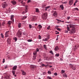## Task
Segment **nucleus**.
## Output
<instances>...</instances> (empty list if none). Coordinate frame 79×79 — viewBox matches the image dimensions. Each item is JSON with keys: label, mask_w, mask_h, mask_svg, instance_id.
<instances>
[{"label": "nucleus", "mask_w": 79, "mask_h": 79, "mask_svg": "<svg viewBox=\"0 0 79 79\" xmlns=\"http://www.w3.org/2000/svg\"><path fill=\"white\" fill-rule=\"evenodd\" d=\"M66 3H67V2H62L63 4H65Z\"/></svg>", "instance_id": "nucleus-46"}, {"label": "nucleus", "mask_w": 79, "mask_h": 79, "mask_svg": "<svg viewBox=\"0 0 79 79\" xmlns=\"http://www.w3.org/2000/svg\"><path fill=\"white\" fill-rule=\"evenodd\" d=\"M1 37H2V38H3L4 37V36H3V34H2V33H1Z\"/></svg>", "instance_id": "nucleus-30"}, {"label": "nucleus", "mask_w": 79, "mask_h": 79, "mask_svg": "<svg viewBox=\"0 0 79 79\" xmlns=\"http://www.w3.org/2000/svg\"><path fill=\"white\" fill-rule=\"evenodd\" d=\"M76 3L75 2V3L73 4V6H75V5H76Z\"/></svg>", "instance_id": "nucleus-63"}, {"label": "nucleus", "mask_w": 79, "mask_h": 79, "mask_svg": "<svg viewBox=\"0 0 79 79\" xmlns=\"http://www.w3.org/2000/svg\"><path fill=\"white\" fill-rule=\"evenodd\" d=\"M35 12H36V13H39L40 11H39V9L38 8L35 9Z\"/></svg>", "instance_id": "nucleus-16"}, {"label": "nucleus", "mask_w": 79, "mask_h": 79, "mask_svg": "<svg viewBox=\"0 0 79 79\" xmlns=\"http://www.w3.org/2000/svg\"><path fill=\"white\" fill-rule=\"evenodd\" d=\"M21 34H22V33H21V32L19 31L17 32V35L19 37V36H20V35H21Z\"/></svg>", "instance_id": "nucleus-5"}, {"label": "nucleus", "mask_w": 79, "mask_h": 79, "mask_svg": "<svg viewBox=\"0 0 79 79\" xmlns=\"http://www.w3.org/2000/svg\"><path fill=\"white\" fill-rule=\"evenodd\" d=\"M54 75H55V76H57V75H58V74L57 73H54Z\"/></svg>", "instance_id": "nucleus-42"}, {"label": "nucleus", "mask_w": 79, "mask_h": 79, "mask_svg": "<svg viewBox=\"0 0 79 79\" xmlns=\"http://www.w3.org/2000/svg\"><path fill=\"white\" fill-rule=\"evenodd\" d=\"M50 8V6H48L46 7H45V11H47V9H49V8Z\"/></svg>", "instance_id": "nucleus-13"}, {"label": "nucleus", "mask_w": 79, "mask_h": 79, "mask_svg": "<svg viewBox=\"0 0 79 79\" xmlns=\"http://www.w3.org/2000/svg\"><path fill=\"white\" fill-rule=\"evenodd\" d=\"M47 13H44L42 16L43 19L45 20L47 18Z\"/></svg>", "instance_id": "nucleus-1"}, {"label": "nucleus", "mask_w": 79, "mask_h": 79, "mask_svg": "<svg viewBox=\"0 0 79 79\" xmlns=\"http://www.w3.org/2000/svg\"><path fill=\"white\" fill-rule=\"evenodd\" d=\"M22 74H23V75L24 76H25V75H26V73L24 72V71L22 70Z\"/></svg>", "instance_id": "nucleus-12"}, {"label": "nucleus", "mask_w": 79, "mask_h": 79, "mask_svg": "<svg viewBox=\"0 0 79 79\" xmlns=\"http://www.w3.org/2000/svg\"><path fill=\"white\" fill-rule=\"evenodd\" d=\"M11 39L10 38H9L7 39V43H9V44H10V42H11Z\"/></svg>", "instance_id": "nucleus-8"}, {"label": "nucleus", "mask_w": 79, "mask_h": 79, "mask_svg": "<svg viewBox=\"0 0 79 79\" xmlns=\"http://www.w3.org/2000/svg\"><path fill=\"white\" fill-rule=\"evenodd\" d=\"M69 2H73V0H70Z\"/></svg>", "instance_id": "nucleus-56"}, {"label": "nucleus", "mask_w": 79, "mask_h": 79, "mask_svg": "<svg viewBox=\"0 0 79 79\" xmlns=\"http://www.w3.org/2000/svg\"><path fill=\"white\" fill-rule=\"evenodd\" d=\"M58 40V37H57L56 39V40Z\"/></svg>", "instance_id": "nucleus-60"}, {"label": "nucleus", "mask_w": 79, "mask_h": 79, "mask_svg": "<svg viewBox=\"0 0 79 79\" xmlns=\"http://www.w3.org/2000/svg\"><path fill=\"white\" fill-rule=\"evenodd\" d=\"M12 73L13 75H15V71L14 70L12 71Z\"/></svg>", "instance_id": "nucleus-22"}, {"label": "nucleus", "mask_w": 79, "mask_h": 79, "mask_svg": "<svg viewBox=\"0 0 79 79\" xmlns=\"http://www.w3.org/2000/svg\"><path fill=\"white\" fill-rule=\"evenodd\" d=\"M49 39L50 36L48 35L47 38H44V39H43L42 41H44L45 42H47V41H48V40Z\"/></svg>", "instance_id": "nucleus-2"}, {"label": "nucleus", "mask_w": 79, "mask_h": 79, "mask_svg": "<svg viewBox=\"0 0 79 79\" xmlns=\"http://www.w3.org/2000/svg\"><path fill=\"white\" fill-rule=\"evenodd\" d=\"M5 24V21H4L2 23V25L3 26H4Z\"/></svg>", "instance_id": "nucleus-32"}, {"label": "nucleus", "mask_w": 79, "mask_h": 79, "mask_svg": "<svg viewBox=\"0 0 79 79\" xmlns=\"http://www.w3.org/2000/svg\"><path fill=\"white\" fill-rule=\"evenodd\" d=\"M29 26L30 29H31L32 28V25L31 24H29Z\"/></svg>", "instance_id": "nucleus-33"}, {"label": "nucleus", "mask_w": 79, "mask_h": 79, "mask_svg": "<svg viewBox=\"0 0 79 79\" xmlns=\"http://www.w3.org/2000/svg\"><path fill=\"white\" fill-rule=\"evenodd\" d=\"M55 56H57L58 57V56H60V54H59V53H56L55 55Z\"/></svg>", "instance_id": "nucleus-25"}, {"label": "nucleus", "mask_w": 79, "mask_h": 79, "mask_svg": "<svg viewBox=\"0 0 79 79\" xmlns=\"http://www.w3.org/2000/svg\"><path fill=\"white\" fill-rule=\"evenodd\" d=\"M16 69H17V65H15L12 68L13 70H16Z\"/></svg>", "instance_id": "nucleus-11"}, {"label": "nucleus", "mask_w": 79, "mask_h": 79, "mask_svg": "<svg viewBox=\"0 0 79 79\" xmlns=\"http://www.w3.org/2000/svg\"><path fill=\"white\" fill-rule=\"evenodd\" d=\"M43 47H44V48H45V50L47 49V45H45V44L44 45Z\"/></svg>", "instance_id": "nucleus-15"}, {"label": "nucleus", "mask_w": 79, "mask_h": 79, "mask_svg": "<svg viewBox=\"0 0 79 79\" xmlns=\"http://www.w3.org/2000/svg\"><path fill=\"white\" fill-rule=\"evenodd\" d=\"M35 19H34L33 18L32 19H31V21H35Z\"/></svg>", "instance_id": "nucleus-50"}, {"label": "nucleus", "mask_w": 79, "mask_h": 79, "mask_svg": "<svg viewBox=\"0 0 79 79\" xmlns=\"http://www.w3.org/2000/svg\"><path fill=\"white\" fill-rule=\"evenodd\" d=\"M45 6H46V5H43L42 6V7L44 8V7H45Z\"/></svg>", "instance_id": "nucleus-54"}, {"label": "nucleus", "mask_w": 79, "mask_h": 79, "mask_svg": "<svg viewBox=\"0 0 79 79\" xmlns=\"http://www.w3.org/2000/svg\"><path fill=\"white\" fill-rule=\"evenodd\" d=\"M9 32H10V31H6L5 33V37H8V34H9Z\"/></svg>", "instance_id": "nucleus-10"}, {"label": "nucleus", "mask_w": 79, "mask_h": 79, "mask_svg": "<svg viewBox=\"0 0 79 79\" xmlns=\"http://www.w3.org/2000/svg\"><path fill=\"white\" fill-rule=\"evenodd\" d=\"M50 53H51L52 55H53V51H50Z\"/></svg>", "instance_id": "nucleus-35"}, {"label": "nucleus", "mask_w": 79, "mask_h": 79, "mask_svg": "<svg viewBox=\"0 0 79 79\" xmlns=\"http://www.w3.org/2000/svg\"><path fill=\"white\" fill-rule=\"evenodd\" d=\"M56 20H57V21H59V22H61V20H59L58 19H56Z\"/></svg>", "instance_id": "nucleus-39"}, {"label": "nucleus", "mask_w": 79, "mask_h": 79, "mask_svg": "<svg viewBox=\"0 0 79 79\" xmlns=\"http://www.w3.org/2000/svg\"><path fill=\"white\" fill-rule=\"evenodd\" d=\"M33 18L35 20V19H37V17L36 16H34L33 17Z\"/></svg>", "instance_id": "nucleus-29"}, {"label": "nucleus", "mask_w": 79, "mask_h": 79, "mask_svg": "<svg viewBox=\"0 0 79 79\" xmlns=\"http://www.w3.org/2000/svg\"><path fill=\"white\" fill-rule=\"evenodd\" d=\"M48 74H52V72L50 70H48Z\"/></svg>", "instance_id": "nucleus-23"}, {"label": "nucleus", "mask_w": 79, "mask_h": 79, "mask_svg": "<svg viewBox=\"0 0 79 79\" xmlns=\"http://www.w3.org/2000/svg\"><path fill=\"white\" fill-rule=\"evenodd\" d=\"M65 33H68V31L67 30H65Z\"/></svg>", "instance_id": "nucleus-51"}, {"label": "nucleus", "mask_w": 79, "mask_h": 79, "mask_svg": "<svg viewBox=\"0 0 79 79\" xmlns=\"http://www.w3.org/2000/svg\"><path fill=\"white\" fill-rule=\"evenodd\" d=\"M27 8H26V10L25 11V13H27V6L26 7Z\"/></svg>", "instance_id": "nucleus-43"}, {"label": "nucleus", "mask_w": 79, "mask_h": 79, "mask_svg": "<svg viewBox=\"0 0 79 79\" xmlns=\"http://www.w3.org/2000/svg\"><path fill=\"white\" fill-rule=\"evenodd\" d=\"M26 18H27V16H24V17H23V18H22V19L23 20H24V19H26Z\"/></svg>", "instance_id": "nucleus-28"}, {"label": "nucleus", "mask_w": 79, "mask_h": 79, "mask_svg": "<svg viewBox=\"0 0 79 79\" xmlns=\"http://www.w3.org/2000/svg\"><path fill=\"white\" fill-rule=\"evenodd\" d=\"M31 68H34V66H33L32 65L31 66Z\"/></svg>", "instance_id": "nucleus-62"}, {"label": "nucleus", "mask_w": 79, "mask_h": 79, "mask_svg": "<svg viewBox=\"0 0 79 79\" xmlns=\"http://www.w3.org/2000/svg\"><path fill=\"white\" fill-rule=\"evenodd\" d=\"M74 10H79L78 9V8H74Z\"/></svg>", "instance_id": "nucleus-36"}, {"label": "nucleus", "mask_w": 79, "mask_h": 79, "mask_svg": "<svg viewBox=\"0 0 79 79\" xmlns=\"http://www.w3.org/2000/svg\"><path fill=\"white\" fill-rule=\"evenodd\" d=\"M65 72V71L63 70H62L61 71V72L62 73H64Z\"/></svg>", "instance_id": "nucleus-34"}, {"label": "nucleus", "mask_w": 79, "mask_h": 79, "mask_svg": "<svg viewBox=\"0 0 79 79\" xmlns=\"http://www.w3.org/2000/svg\"><path fill=\"white\" fill-rule=\"evenodd\" d=\"M12 3L13 5H15V4H16V2L15 1H12Z\"/></svg>", "instance_id": "nucleus-14"}, {"label": "nucleus", "mask_w": 79, "mask_h": 79, "mask_svg": "<svg viewBox=\"0 0 79 79\" xmlns=\"http://www.w3.org/2000/svg\"><path fill=\"white\" fill-rule=\"evenodd\" d=\"M54 70V68H52L51 69V71H53V70Z\"/></svg>", "instance_id": "nucleus-61"}, {"label": "nucleus", "mask_w": 79, "mask_h": 79, "mask_svg": "<svg viewBox=\"0 0 79 79\" xmlns=\"http://www.w3.org/2000/svg\"><path fill=\"white\" fill-rule=\"evenodd\" d=\"M75 47H76V48H77V47H79V45L77 44L75 46Z\"/></svg>", "instance_id": "nucleus-40"}, {"label": "nucleus", "mask_w": 79, "mask_h": 79, "mask_svg": "<svg viewBox=\"0 0 79 79\" xmlns=\"http://www.w3.org/2000/svg\"><path fill=\"white\" fill-rule=\"evenodd\" d=\"M76 49H77V48H74V50H76Z\"/></svg>", "instance_id": "nucleus-64"}, {"label": "nucleus", "mask_w": 79, "mask_h": 79, "mask_svg": "<svg viewBox=\"0 0 79 79\" xmlns=\"http://www.w3.org/2000/svg\"><path fill=\"white\" fill-rule=\"evenodd\" d=\"M67 30L68 31H70V29H69V26H68L67 27Z\"/></svg>", "instance_id": "nucleus-31"}, {"label": "nucleus", "mask_w": 79, "mask_h": 79, "mask_svg": "<svg viewBox=\"0 0 79 79\" xmlns=\"http://www.w3.org/2000/svg\"><path fill=\"white\" fill-rule=\"evenodd\" d=\"M11 19L13 22H14V15H12L11 16Z\"/></svg>", "instance_id": "nucleus-7"}, {"label": "nucleus", "mask_w": 79, "mask_h": 79, "mask_svg": "<svg viewBox=\"0 0 79 79\" xmlns=\"http://www.w3.org/2000/svg\"><path fill=\"white\" fill-rule=\"evenodd\" d=\"M77 2V0L75 1V3H76Z\"/></svg>", "instance_id": "nucleus-59"}, {"label": "nucleus", "mask_w": 79, "mask_h": 79, "mask_svg": "<svg viewBox=\"0 0 79 79\" xmlns=\"http://www.w3.org/2000/svg\"><path fill=\"white\" fill-rule=\"evenodd\" d=\"M39 28H42V26H41L40 25H39Z\"/></svg>", "instance_id": "nucleus-41"}, {"label": "nucleus", "mask_w": 79, "mask_h": 79, "mask_svg": "<svg viewBox=\"0 0 79 79\" xmlns=\"http://www.w3.org/2000/svg\"><path fill=\"white\" fill-rule=\"evenodd\" d=\"M36 51H37V52H39V48H37Z\"/></svg>", "instance_id": "nucleus-49"}, {"label": "nucleus", "mask_w": 79, "mask_h": 79, "mask_svg": "<svg viewBox=\"0 0 79 79\" xmlns=\"http://www.w3.org/2000/svg\"><path fill=\"white\" fill-rule=\"evenodd\" d=\"M18 27L19 28H20V27H21V23H19L18 25Z\"/></svg>", "instance_id": "nucleus-18"}, {"label": "nucleus", "mask_w": 79, "mask_h": 79, "mask_svg": "<svg viewBox=\"0 0 79 79\" xmlns=\"http://www.w3.org/2000/svg\"><path fill=\"white\" fill-rule=\"evenodd\" d=\"M2 6L3 8H5L6 7V6H7V4L2 3Z\"/></svg>", "instance_id": "nucleus-6"}, {"label": "nucleus", "mask_w": 79, "mask_h": 79, "mask_svg": "<svg viewBox=\"0 0 79 79\" xmlns=\"http://www.w3.org/2000/svg\"><path fill=\"white\" fill-rule=\"evenodd\" d=\"M56 29L57 30H58V31H61V29H60L58 27H57Z\"/></svg>", "instance_id": "nucleus-27"}, {"label": "nucleus", "mask_w": 79, "mask_h": 79, "mask_svg": "<svg viewBox=\"0 0 79 79\" xmlns=\"http://www.w3.org/2000/svg\"><path fill=\"white\" fill-rule=\"evenodd\" d=\"M52 13H53V15L54 16H56V15H57V13H56V11L53 10L52 11Z\"/></svg>", "instance_id": "nucleus-4"}, {"label": "nucleus", "mask_w": 79, "mask_h": 79, "mask_svg": "<svg viewBox=\"0 0 79 79\" xmlns=\"http://www.w3.org/2000/svg\"><path fill=\"white\" fill-rule=\"evenodd\" d=\"M48 78L49 79H52V78H51V77H48Z\"/></svg>", "instance_id": "nucleus-52"}, {"label": "nucleus", "mask_w": 79, "mask_h": 79, "mask_svg": "<svg viewBox=\"0 0 79 79\" xmlns=\"http://www.w3.org/2000/svg\"><path fill=\"white\" fill-rule=\"evenodd\" d=\"M39 39H41V36L40 35H39Z\"/></svg>", "instance_id": "nucleus-47"}, {"label": "nucleus", "mask_w": 79, "mask_h": 79, "mask_svg": "<svg viewBox=\"0 0 79 79\" xmlns=\"http://www.w3.org/2000/svg\"><path fill=\"white\" fill-rule=\"evenodd\" d=\"M73 2H71L70 1H69V4L70 5H71L73 4Z\"/></svg>", "instance_id": "nucleus-26"}, {"label": "nucleus", "mask_w": 79, "mask_h": 79, "mask_svg": "<svg viewBox=\"0 0 79 79\" xmlns=\"http://www.w3.org/2000/svg\"><path fill=\"white\" fill-rule=\"evenodd\" d=\"M5 77V79H10V76L6 74L4 75Z\"/></svg>", "instance_id": "nucleus-3"}, {"label": "nucleus", "mask_w": 79, "mask_h": 79, "mask_svg": "<svg viewBox=\"0 0 79 79\" xmlns=\"http://www.w3.org/2000/svg\"><path fill=\"white\" fill-rule=\"evenodd\" d=\"M37 52L36 51H35L33 52V54L34 55H36V54H37Z\"/></svg>", "instance_id": "nucleus-21"}, {"label": "nucleus", "mask_w": 79, "mask_h": 79, "mask_svg": "<svg viewBox=\"0 0 79 79\" xmlns=\"http://www.w3.org/2000/svg\"><path fill=\"white\" fill-rule=\"evenodd\" d=\"M47 66H48V67H49V68H52V66L51 65L50 66V65H47Z\"/></svg>", "instance_id": "nucleus-38"}, {"label": "nucleus", "mask_w": 79, "mask_h": 79, "mask_svg": "<svg viewBox=\"0 0 79 79\" xmlns=\"http://www.w3.org/2000/svg\"><path fill=\"white\" fill-rule=\"evenodd\" d=\"M12 23V22H11V21H9L8 23V24H9V25H10Z\"/></svg>", "instance_id": "nucleus-24"}, {"label": "nucleus", "mask_w": 79, "mask_h": 79, "mask_svg": "<svg viewBox=\"0 0 79 79\" xmlns=\"http://www.w3.org/2000/svg\"><path fill=\"white\" fill-rule=\"evenodd\" d=\"M21 2H20L21 3H22L23 5V6H24L25 5V2H23V1L22 0L21 1Z\"/></svg>", "instance_id": "nucleus-17"}, {"label": "nucleus", "mask_w": 79, "mask_h": 79, "mask_svg": "<svg viewBox=\"0 0 79 79\" xmlns=\"http://www.w3.org/2000/svg\"><path fill=\"white\" fill-rule=\"evenodd\" d=\"M13 39L15 41V42H16V41H17L18 39L16 37H15L13 38Z\"/></svg>", "instance_id": "nucleus-20"}, {"label": "nucleus", "mask_w": 79, "mask_h": 79, "mask_svg": "<svg viewBox=\"0 0 79 79\" xmlns=\"http://www.w3.org/2000/svg\"><path fill=\"white\" fill-rule=\"evenodd\" d=\"M28 42H32V40H27Z\"/></svg>", "instance_id": "nucleus-44"}, {"label": "nucleus", "mask_w": 79, "mask_h": 79, "mask_svg": "<svg viewBox=\"0 0 79 79\" xmlns=\"http://www.w3.org/2000/svg\"><path fill=\"white\" fill-rule=\"evenodd\" d=\"M59 34V32H58L57 33H56V34Z\"/></svg>", "instance_id": "nucleus-57"}, {"label": "nucleus", "mask_w": 79, "mask_h": 79, "mask_svg": "<svg viewBox=\"0 0 79 79\" xmlns=\"http://www.w3.org/2000/svg\"><path fill=\"white\" fill-rule=\"evenodd\" d=\"M7 66H6L5 67V69H6V68H7Z\"/></svg>", "instance_id": "nucleus-58"}, {"label": "nucleus", "mask_w": 79, "mask_h": 79, "mask_svg": "<svg viewBox=\"0 0 79 79\" xmlns=\"http://www.w3.org/2000/svg\"><path fill=\"white\" fill-rule=\"evenodd\" d=\"M2 63H5V59H3V61H2Z\"/></svg>", "instance_id": "nucleus-55"}, {"label": "nucleus", "mask_w": 79, "mask_h": 79, "mask_svg": "<svg viewBox=\"0 0 79 79\" xmlns=\"http://www.w3.org/2000/svg\"><path fill=\"white\" fill-rule=\"evenodd\" d=\"M60 8H61L62 10H63L64 8V7L63 6V5H61L60 6Z\"/></svg>", "instance_id": "nucleus-19"}, {"label": "nucleus", "mask_w": 79, "mask_h": 79, "mask_svg": "<svg viewBox=\"0 0 79 79\" xmlns=\"http://www.w3.org/2000/svg\"><path fill=\"white\" fill-rule=\"evenodd\" d=\"M50 28V26H49L47 28V29H48V30H49V29Z\"/></svg>", "instance_id": "nucleus-37"}, {"label": "nucleus", "mask_w": 79, "mask_h": 79, "mask_svg": "<svg viewBox=\"0 0 79 79\" xmlns=\"http://www.w3.org/2000/svg\"><path fill=\"white\" fill-rule=\"evenodd\" d=\"M70 18V17H68L67 19H69Z\"/></svg>", "instance_id": "nucleus-53"}, {"label": "nucleus", "mask_w": 79, "mask_h": 79, "mask_svg": "<svg viewBox=\"0 0 79 79\" xmlns=\"http://www.w3.org/2000/svg\"><path fill=\"white\" fill-rule=\"evenodd\" d=\"M64 77H68V75H67L66 74H65L64 75Z\"/></svg>", "instance_id": "nucleus-45"}, {"label": "nucleus", "mask_w": 79, "mask_h": 79, "mask_svg": "<svg viewBox=\"0 0 79 79\" xmlns=\"http://www.w3.org/2000/svg\"><path fill=\"white\" fill-rule=\"evenodd\" d=\"M31 2V0H28L27 2V3H30Z\"/></svg>", "instance_id": "nucleus-48"}, {"label": "nucleus", "mask_w": 79, "mask_h": 79, "mask_svg": "<svg viewBox=\"0 0 79 79\" xmlns=\"http://www.w3.org/2000/svg\"><path fill=\"white\" fill-rule=\"evenodd\" d=\"M59 50V48H58V46H56V47L54 48V50L55 51H58Z\"/></svg>", "instance_id": "nucleus-9"}]
</instances>
